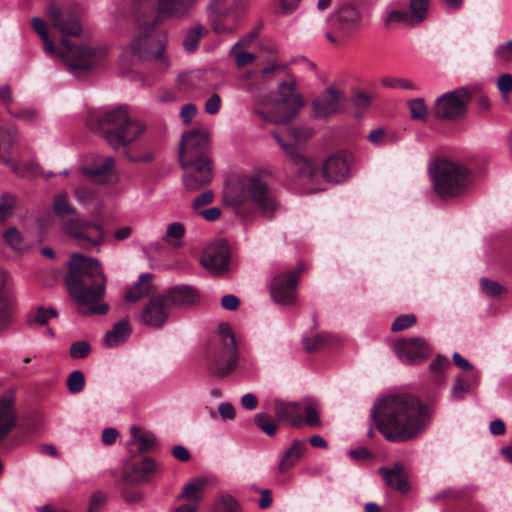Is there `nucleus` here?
<instances>
[{
	"mask_svg": "<svg viewBox=\"0 0 512 512\" xmlns=\"http://www.w3.org/2000/svg\"><path fill=\"white\" fill-rule=\"evenodd\" d=\"M393 350L404 364H419L432 355V348L422 337L401 338L393 343Z\"/></svg>",
	"mask_w": 512,
	"mask_h": 512,
	"instance_id": "15",
	"label": "nucleus"
},
{
	"mask_svg": "<svg viewBox=\"0 0 512 512\" xmlns=\"http://www.w3.org/2000/svg\"><path fill=\"white\" fill-rule=\"evenodd\" d=\"M494 56L499 62L510 64L512 62V39L499 44L495 48Z\"/></svg>",
	"mask_w": 512,
	"mask_h": 512,
	"instance_id": "50",
	"label": "nucleus"
},
{
	"mask_svg": "<svg viewBox=\"0 0 512 512\" xmlns=\"http://www.w3.org/2000/svg\"><path fill=\"white\" fill-rule=\"evenodd\" d=\"M257 36V30L249 32L247 35L243 36L233 45V47L231 48V53H234L237 49L250 46Z\"/></svg>",
	"mask_w": 512,
	"mask_h": 512,
	"instance_id": "61",
	"label": "nucleus"
},
{
	"mask_svg": "<svg viewBox=\"0 0 512 512\" xmlns=\"http://www.w3.org/2000/svg\"><path fill=\"white\" fill-rule=\"evenodd\" d=\"M122 498L127 503H138L145 498V494L140 490L135 489H124L122 491Z\"/></svg>",
	"mask_w": 512,
	"mask_h": 512,
	"instance_id": "59",
	"label": "nucleus"
},
{
	"mask_svg": "<svg viewBox=\"0 0 512 512\" xmlns=\"http://www.w3.org/2000/svg\"><path fill=\"white\" fill-rule=\"evenodd\" d=\"M197 113V108L194 104L188 103L182 106L180 111V116L183 120V123L185 125L190 124L191 120L194 118V116Z\"/></svg>",
	"mask_w": 512,
	"mask_h": 512,
	"instance_id": "62",
	"label": "nucleus"
},
{
	"mask_svg": "<svg viewBox=\"0 0 512 512\" xmlns=\"http://www.w3.org/2000/svg\"><path fill=\"white\" fill-rule=\"evenodd\" d=\"M97 129L115 150L126 148L145 131V125L132 119L126 107H118L97 117Z\"/></svg>",
	"mask_w": 512,
	"mask_h": 512,
	"instance_id": "6",
	"label": "nucleus"
},
{
	"mask_svg": "<svg viewBox=\"0 0 512 512\" xmlns=\"http://www.w3.org/2000/svg\"><path fill=\"white\" fill-rule=\"evenodd\" d=\"M214 194L212 190H206L198 195L192 202V207L196 210L202 206L208 205L213 201Z\"/></svg>",
	"mask_w": 512,
	"mask_h": 512,
	"instance_id": "60",
	"label": "nucleus"
},
{
	"mask_svg": "<svg viewBox=\"0 0 512 512\" xmlns=\"http://www.w3.org/2000/svg\"><path fill=\"white\" fill-rule=\"evenodd\" d=\"M361 20L362 15L355 6L342 4L329 15L327 21L330 29L325 37L331 43L341 45L360 28Z\"/></svg>",
	"mask_w": 512,
	"mask_h": 512,
	"instance_id": "10",
	"label": "nucleus"
},
{
	"mask_svg": "<svg viewBox=\"0 0 512 512\" xmlns=\"http://www.w3.org/2000/svg\"><path fill=\"white\" fill-rule=\"evenodd\" d=\"M352 156L347 153H337L326 159L322 166L323 177L332 183H340L350 175Z\"/></svg>",
	"mask_w": 512,
	"mask_h": 512,
	"instance_id": "21",
	"label": "nucleus"
},
{
	"mask_svg": "<svg viewBox=\"0 0 512 512\" xmlns=\"http://www.w3.org/2000/svg\"><path fill=\"white\" fill-rule=\"evenodd\" d=\"M207 34V30L200 24L193 26L186 34L183 40V46L186 51L194 52L197 47L199 40Z\"/></svg>",
	"mask_w": 512,
	"mask_h": 512,
	"instance_id": "37",
	"label": "nucleus"
},
{
	"mask_svg": "<svg viewBox=\"0 0 512 512\" xmlns=\"http://www.w3.org/2000/svg\"><path fill=\"white\" fill-rule=\"evenodd\" d=\"M404 23L407 25H416L410 12L405 10H392L385 16L384 23L386 26H390L394 23Z\"/></svg>",
	"mask_w": 512,
	"mask_h": 512,
	"instance_id": "43",
	"label": "nucleus"
},
{
	"mask_svg": "<svg viewBox=\"0 0 512 512\" xmlns=\"http://www.w3.org/2000/svg\"><path fill=\"white\" fill-rule=\"evenodd\" d=\"M18 197L11 192L0 194V224L14 216L17 209Z\"/></svg>",
	"mask_w": 512,
	"mask_h": 512,
	"instance_id": "33",
	"label": "nucleus"
},
{
	"mask_svg": "<svg viewBox=\"0 0 512 512\" xmlns=\"http://www.w3.org/2000/svg\"><path fill=\"white\" fill-rule=\"evenodd\" d=\"M131 435L135 442L138 443L140 451H149L157 443L155 435L151 432H143L139 427L132 426L130 429Z\"/></svg>",
	"mask_w": 512,
	"mask_h": 512,
	"instance_id": "35",
	"label": "nucleus"
},
{
	"mask_svg": "<svg viewBox=\"0 0 512 512\" xmlns=\"http://www.w3.org/2000/svg\"><path fill=\"white\" fill-rule=\"evenodd\" d=\"M3 238L13 251L24 253L28 250L24 244L23 234L16 227L6 229Z\"/></svg>",
	"mask_w": 512,
	"mask_h": 512,
	"instance_id": "36",
	"label": "nucleus"
},
{
	"mask_svg": "<svg viewBox=\"0 0 512 512\" xmlns=\"http://www.w3.org/2000/svg\"><path fill=\"white\" fill-rule=\"evenodd\" d=\"M152 274H141L138 281L125 294L127 302L135 303L151 291Z\"/></svg>",
	"mask_w": 512,
	"mask_h": 512,
	"instance_id": "30",
	"label": "nucleus"
},
{
	"mask_svg": "<svg viewBox=\"0 0 512 512\" xmlns=\"http://www.w3.org/2000/svg\"><path fill=\"white\" fill-rule=\"evenodd\" d=\"M480 286L484 294L490 298H498L508 293V290L503 285L488 278L480 279Z\"/></svg>",
	"mask_w": 512,
	"mask_h": 512,
	"instance_id": "41",
	"label": "nucleus"
},
{
	"mask_svg": "<svg viewBox=\"0 0 512 512\" xmlns=\"http://www.w3.org/2000/svg\"><path fill=\"white\" fill-rule=\"evenodd\" d=\"M163 295L170 308H188L198 304L200 301L198 290L189 285H178L168 288L163 292Z\"/></svg>",
	"mask_w": 512,
	"mask_h": 512,
	"instance_id": "22",
	"label": "nucleus"
},
{
	"mask_svg": "<svg viewBox=\"0 0 512 512\" xmlns=\"http://www.w3.org/2000/svg\"><path fill=\"white\" fill-rule=\"evenodd\" d=\"M85 386V376L80 370L72 371L67 378V388L72 394L80 393Z\"/></svg>",
	"mask_w": 512,
	"mask_h": 512,
	"instance_id": "46",
	"label": "nucleus"
},
{
	"mask_svg": "<svg viewBox=\"0 0 512 512\" xmlns=\"http://www.w3.org/2000/svg\"><path fill=\"white\" fill-rule=\"evenodd\" d=\"M469 389V385L463 379L458 378L452 388V396L456 399H462Z\"/></svg>",
	"mask_w": 512,
	"mask_h": 512,
	"instance_id": "64",
	"label": "nucleus"
},
{
	"mask_svg": "<svg viewBox=\"0 0 512 512\" xmlns=\"http://www.w3.org/2000/svg\"><path fill=\"white\" fill-rule=\"evenodd\" d=\"M304 269L303 264L299 263L295 270L279 272L272 278L269 288L274 302L280 305L295 303L299 276Z\"/></svg>",
	"mask_w": 512,
	"mask_h": 512,
	"instance_id": "14",
	"label": "nucleus"
},
{
	"mask_svg": "<svg viewBox=\"0 0 512 512\" xmlns=\"http://www.w3.org/2000/svg\"><path fill=\"white\" fill-rule=\"evenodd\" d=\"M273 137L287 154V169L296 173L298 178L301 180H312L316 175V169L313 164L296 151L294 145L285 143L278 134L274 133Z\"/></svg>",
	"mask_w": 512,
	"mask_h": 512,
	"instance_id": "20",
	"label": "nucleus"
},
{
	"mask_svg": "<svg viewBox=\"0 0 512 512\" xmlns=\"http://www.w3.org/2000/svg\"><path fill=\"white\" fill-rule=\"evenodd\" d=\"M131 335V327L126 319L114 324L113 328L107 331L104 343L108 347H116L123 344Z\"/></svg>",
	"mask_w": 512,
	"mask_h": 512,
	"instance_id": "29",
	"label": "nucleus"
},
{
	"mask_svg": "<svg viewBox=\"0 0 512 512\" xmlns=\"http://www.w3.org/2000/svg\"><path fill=\"white\" fill-rule=\"evenodd\" d=\"M223 196L224 201L233 207L249 202L267 220H272L282 209L277 195L259 173L248 175L239 183L228 187Z\"/></svg>",
	"mask_w": 512,
	"mask_h": 512,
	"instance_id": "5",
	"label": "nucleus"
},
{
	"mask_svg": "<svg viewBox=\"0 0 512 512\" xmlns=\"http://www.w3.org/2000/svg\"><path fill=\"white\" fill-rule=\"evenodd\" d=\"M53 210L60 217L75 214V209L67 202L65 194H59L55 197Z\"/></svg>",
	"mask_w": 512,
	"mask_h": 512,
	"instance_id": "47",
	"label": "nucleus"
},
{
	"mask_svg": "<svg viewBox=\"0 0 512 512\" xmlns=\"http://www.w3.org/2000/svg\"><path fill=\"white\" fill-rule=\"evenodd\" d=\"M47 17L52 26L64 37L79 36L82 32L79 7L75 4H59L51 2L46 8ZM61 43L66 49L60 57L70 69L88 70L94 63L95 52L87 47H72L71 42L62 38Z\"/></svg>",
	"mask_w": 512,
	"mask_h": 512,
	"instance_id": "4",
	"label": "nucleus"
},
{
	"mask_svg": "<svg viewBox=\"0 0 512 512\" xmlns=\"http://www.w3.org/2000/svg\"><path fill=\"white\" fill-rule=\"evenodd\" d=\"M65 284L81 314L104 315L108 312L109 305L101 302L106 289V276L96 258L72 254Z\"/></svg>",
	"mask_w": 512,
	"mask_h": 512,
	"instance_id": "3",
	"label": "nucleus"
},
{
	"mask_svg": "<svg viewBox=\"0 0 512 512\" xmlns=\"http://www.w3.org/2000/svg\"><path fill=\"white\" fill-rule=\"evenodd\" d=\"M215 512H240V505L234 497L222 496L215 504Z\"/></svg>",
	"mask_w": 512,
	"mask_h": 512,
	"instance_id": "48",
	"label": "nucleus"
},
{
	"mask_svg": "<svg viewBox=\"0 0 512 512\" xmlns=\"http://www.w3.org/2000/svg\"><path fill=\"white\" fill-rule=\"evenodd\" d=\"M248 8V0H213L210 21L217 34L232 35L240 26Z\"/></svg>",
	"mask_w": 512,
	"mask_h": 512,
	"instance_id": "9",
	"label": "nucleus"
},
{
	"mask_svg": "<svg viewBox=\"0 0 512 512\" xmlns=\"http://www.w3.org/2000/svg\"><path fill=\"white\" fill-rule=\"evenodd\" d=\"M170 315V306L165 296L158 294L149 298L138 316V320L150 328H162Z\"/></svg>",
	"mask_w": 512,
	"mask_h": 512,
	"instance_id": "18",
	"label": "nucleus"
},
{
	"mask_svg": "<svg viewBox=\"0 0 512 512\" xmlns=\"http://www.w3.org/2000/svg\"><path fill=\"white\" fill-rule=\"evenodd\" d=\"M409 7L414 22L419 24L427 18L430 0H410Z\"/></svg>",
	"mask_w": 512,
	"mask_h": 512,
	"instance_id": "42",
	"label": "nucleus"
},
{
	"mask_svg": "<svg viewBox=\"0 0 512 512\" xmlns=\"http://www.w3.org/2000/svg\"><path fill=\"white\" fill-rule=\"evenodd\" d=\"M229 246L225 241L208 245L201 255V264L212 274L220 275L228 270Z\"/></svg>",
	"mask_w": 512,
	"mask_h": 512,
	"instance_id": "19",
	"label": "nucleus"
},
{
	"mask_svg": "<svg viewBox=\"0 0 512 512\" xmlns=\"http://www.w3.org/2000/svg\"><path fill=\"white\" fill-rule=\"evenodd\" d=\"M372 98L364 92L357 93L353 98V104L357 109H367L371 104Z\"/></svg>",
	"mask_w": 512,
	"mask_h": 512,
	"instance_id": "63",
	"label": "nucleus"
},
{
	"mask_svg": "<svg viewBox=\"0 0 512 512\" xmlns=\"http://www.w3.org/2000/svg\"><path fill=\"white\" fill-rule=\"evenodd\" d=\"M342 93L334 86L328 87L313 101V110L317 118H326L340 109Z\"/></svg>",
	"mask_w": 512,
	"mask_h": 512,
	"instance_id": "24",
	"label": "nucleus"
},
{
	"mask_svg": "<svg viewBox=\"0 0 512 512\" xmlns=\"http://www.w3.org/2000/svg\"><path fill=\"white\" fill-rule=\"evenodd\" d=\"M5 279V273L0 271V333L10 326L13 314L11 305L4 295Z\"/></svg>",
	"mask_w": 512,
	"mask_h": 512,
	"instance_id": "31",
	"label": "nucleus"
},
{
	"mask_svg": "<svg viewBox=\"0 0 512 512\" xmlns=\"http://www.w3.org/2000/svg\"><path fill=\"white\" fill-rule=\"evenodd\" d=\"M301 427H320L318 403L313 399L305 400L304 415L300 413Z\"/></svg>",
	"mask_w": 512,
	"mask_h": 512,
	"instance_id": "34",
	"label": "nucleus"
},
{
	"mask_svg": "<svg viewBox=\"0 0 512 512\" xmlns=\"http://www.w3.org/2000/svg\"><path fill=\"white\" fill-rule=\"evenodd\" d=\"M221 98L217 93H213L205 102L204 109L209 115H215L219 112Z\"/></svg>",
	"mask_w": 512,
	"mask_h": 512,
	"instance_id": "57",
	"label": "nucleus"
},
{
	"mask_svg": "<svg viewBox=\"0 0 512 512\" xmlns=\"http://www.w3.org/2000/svg\"><path fill=\"white\" fill-rule=\"evenodd\" d=\"M330 337L326 334H316L303 339L304 349L308 353L321 350L329 343Z\"/></svg>",
	"mask_w": 512,
	"mask_h": 512,
	"instance_id": "44",
	"label": "nucleus"
},
{
	"mask_svg": "<svg viewBox=\"0 0 512 512\" xmlns=\"http://www.w3.org/2000/svg\"><path fill=\"white\" fill-rule=\"evenodd\" d=\"M411 117L413 119L424 120L427 116V107L423 98H415L408 101Z\"/></svg>",
	"mask_w": 512,
	"mask_h": 512,
	"instance_id": "49",
	"label": "nucleus"
},
{
	"mask_svg": "<svg viewBox=\"0 0 512 512\" xmlns=\"http://www.w3.org/2000/svg\"><path fill=\"white\" fill-rule=\"evenodd\" d=\"M289 136L293 138L292 142H286L287 144L294 145L295 150L297 151V145L303 142L309 136V132L302 128H291L289 130Z\"/></svg>",
	"mask_w": 512,
	"mask_h": 512,
	"instance_id": "58",
	"label": "nucleus"
},
{
	"mask_svg": "<svg viewBox=\"0 0 512 512\" xmlns=\"http://www.w3.org/2000/svg\"><path fill=\"white\" fill-rule=\"evenodd\" d=\"M449 366V359L443 355H437L429 364V371L433 375V381L437 385H441L444 382L443 371Z\"/></svg>",
	"mask_w": 512,
	"mask_h": 512,
	"instance_id": "39",
	"label": "nucleus"
},
{
	"mask_svg": "<svg viewBox=\"0 0 512 512\" xmlns=\"http://www.w3.org/2000/svg\"><path fill=\"white\" fill-rule=\"evenodd\" d=\"M220 336L209 356V371L218 378H223L232 373L238 363L239 354L236 338L228 323L218 326Z\"/></svg>",
	"mask_w": 512,
	"mask_h": 512,
	"instance_id": "8",
	"label": "nucleus"
},
{
	"mask_svg": "<svg viewBox=\"0 0 512 512\" xmlns=\"http://www.w3.org/2000/svg\"><path fill=\"white\" fill-rule=\"evenodd\" d=\"M91 352V346L86 341H77L70 346V355L74 359H83Z\"/></svg>",
	"mask_w": 512,
	"mask_h": 512,
	"instance_id": "53",
	"label": "nucleus"
},
{
	"mask_svg": "<svg viewBox=\"0 0 512 512\" xmlns=\"http://www.w3.org/2000/svg\"><path fill=\"white\" fill-rule=\"evenodd\" d=\"M207 481L203 478H196L187 483L178 499L199 502L203 496V490Z\"/></svg>",
	"mask_w": 512,
	"mask_h": 512,
	"instance_id": "32",
	"label": "nucleus"
},
{
	"mask_svg": "<svg viewBox=\"0 0 512 512\" xmlns=\"http://www.w3.org/2000/svg\"><path fill=\"white\" fill-rule=\"evenodd\" d=\"M64 233L75 239L83 249H90L103 243L105 230L98 223L71 218L63 223Z\"/></svg>",
	"mask_w": 512,
	"mask_h": 512,
	"instance_id": "12",
	"label": "nucleus"
},
{
	"mask_svg": "<svg viewBox=\"0 0 512 512\" xmlns=\"http://www.w3.org/2000/svg\"><path fill=\"white\" fill-rule=\"evenodd\" d=\"M179 162L184 169L183 183L188 191H198L212 181L214 171L211 158L182 159Z\"/></svg>",
	"mask_w": 512,
	"mask_h": 512,
	"instance_id": "13",
	"label": "nucleus"
},
{
	"mask_svg": "<svg viewBox=\"0 0 512 512\" xmlns=\"http://www.w3.org/2000/svg\"><path fill=\"white\" fill-rule=\"evenodd\" d=\"M13 402L11 392L0 396V442L12 431L16 423L17 415Z\"/></svg>",
	"mask_w": 512,
	"mask_h": 512,
	"instance_id": "26",
	"label": "nucleus"
},
{
	"mask_svg": "<svg viewBox=\"0 0 512 512\" xmlns=\"http://www.w3.org/2000/svg\"><path fill=\"white\" fill-rule=\"evenodd\" d=\"M279 94L281 99L277 102L278 108L287 107L288 112L285 114L275 113L267 116L261 111L257 113L264 119L276 123H286L293 119L303 107L304 101L300 94L295 92V82H282L279 86Z\"/></svg>",
	"mask_w": 512,
	"mask_h": 512,
	"instance_id": "16",
	"label": "nucleus"
},
{
	"mask_svg": "<svg viewBox=\"0 0 512 512\" xmlns=\"http://www.w3.org/2000/svg\"><path fill=\"white\" fill-rule=\"evenodd\" d=\"M471 94L466 88L447 92L437 98L433 111L436 118L441 120H459L467 114V105Z\"/></svg>",
	"mask_w": 512,
	"mask_h": 512,
	"instance_id": "11",
	"label": "nucleus"
},
{
	"mask_svg": "<svg viewBox=\"0 0 512 512\" xmlns=\"http://www.w3.org/2000/svg\"><path fill=\"white\" fill-rule=\"evenodd\" d=\"M254 424L269 437L275 436L277 432L276 422L265 412H259L254 415Z\"/></svg>",
	"mask_w": 512,
	"mask_h": 512,
	"instance_id": "38",
	"label": "nucleus"
},
{
	"mask_svg": "<svg viewBox=\"0 0 512 512\" xmlns=\"http://www.w3.org/2000/svg\"><path fill=\"white\" fill-rule=\"evenodd\" d=\"M378 471L390 488L402 494H406L410 490L408 476L401 463L396 462L391 467H380Z\"/></svg>",
	"mask_w": 512,
	"mask_h": 512,
	"instance_id": "25",
	"label": "nucleus"
},
{
	"mask_svg": "<svg viewBox=\"0 0 512 512\" xmlns=\"http://www.w3.org/2000/svg\"><path fill=\"white\" fill-rule=\"evenodd\" d=\"M115 160L113 157H98L94 167H83L81 172L96 181L103 184H115L119 181V175L116 173Z\"/></svg>",
	"mask_w": 512,
	"mask_h": 512,
	"instance_id": "23",
	"label": "nucleus"
},
{
	"mask_svg": "<svg viewBox=\"0 0 512 512\" xmlns=\"http://www.w3.org/2000/svg\"><path fill=\"white\" fill-rule=\"evenodd\" d=\"M414 314H402L396 317L391 325L392 332H399L412 327L416 323Z\"/></svg>",
	"mask_w": 512,
	"mask_h": 512,
	"instance_id": "51",
	"label": "nucleus"
},
{
	"mask_svg": "<svg viewBox=\"0 0 512 512\" xmlns=\"http://www.w3.org/2000/svg\"><path fill=\"white\" fill-rule=\"evenodd\" d=\"M430 176L435 192L442 199L460 196L471 182V173L465 166L447 159L437 160L430 167Z\"/></svg>",
	"mask_w": 512,
	"mask_h": 512,
	"instance_id": "7",
	"label": "nucleus"
},
{
	"mask_svg": "<svg viewBox=\"0 0 512 512\" xmlns=\"http://www.w3.org/2000/svg\"><path fill=\"white\" fill-rule=\"evenodd\" d=\"M131 470L140 475L139 481L147 482L149 475L156 470V463L151 457H144L142 462L132 464Z\"/></svg>",
	"mask_w": 512,
	"mask_h": 512,
	"instance_id": "40",
	"label": "nucleus"
},
{
	"mask_svg": "<svg viewBox=\"0 0 512 512\" xmlns=\"http://www.w3.org/2000/svg\"><path fill=\"white\" fill-rule=\"evenodd\" d=\"M230 55L235 57L236 65L239 69L248 64H252L256 59V56L253 53L240 51L239 49L234 53L230 52Z\"/></svg>",
	"mask_w": 512,
	"mask_h": 512,
	"instance_id": "56",
	"label": "nucleus"
},
{
	"mask_svg": "<svg viewBox=\"0 0 512 512\" xmlns=\"http://www.w3.org/2000/svg\"><path fill=\"white\" fill-rule=\"evenodd\" d=\"M381 84L387 88L415 89V85L411 81L401 78L383 77Z\"/></svg>",
	"mask_w": 512,
	"mask_h": 512,
	"instance_id": "54",
	"label": "nucleus"
},
{
	"mask_svg": "<svg viewBox=\"0 0 512 512\" xmlns=\"http://www.w3.org/2000/svg\"><path fill=\"white\" fill-rule=\"evenodd\" d=\"M497 88L504 100H507L512 92V75L504 73L500 75L496 81Z\"/></svg>",
	"mask_w": 512,
	"mask_h": 512,
	"instance_id": "52",
	"label": "nucleus"
},
{
	"mask_svg": "<svg viewBox=\"0 0 512 512\" xmlns=\"http://www.w3.org/2000/svg\"><path fill=\"white\" fill-rule=\"evenodd\" d=\"M300 412L301 405L298 402L274 400V413L279 422L285 421L294 428H301Z\"/></svg>",
	"mask_w": 512,
	"mask_h": 512,
	"instance_id": "27",
	"label": "nucleus"
},
{
	"mask_svg": "<svg viewBox=\"0 0 512 512\" xmlns=\"http://www.w3.org/2000/svg\"><path fill=\"white\" fill-rule=\"evenodd\" d=\"M185 228L180 222H173L168 225L163 240L167 243L179 246L178 241L184 236Z\"/></svg>",
	"mask_w": 512,
	"mask_h": 512,
	"instance_id": "45",
	"label": "nucleus"
},
{
	"mask_svg": "<svg viewBox=\"0 0 512 512\" xmlns=\"http://www.w3.org/2000/svg\"><path fill=\"white\" fill-rule=\"evenodd\" d=\"M210 133L206 129H194L182 134L179 160L210 158Z\"/></svg>",
	"mask_w": 512,
	"mask_h": 512,
	"instance_id": "17",
	"label": "nucleus"
},
{
	"mask_svg": "<svg viewBox=\"0 0 512 512\" xmlns=\"http://www.w3.org/2000/svg\"><path fill=\"white\" fill-rule=\"evenodd\" d=\"M307 450L305 441L295 439L292 445L287 449L278 464V472L284 473L290 468L294 467L302 458Z\"/></svg>",
	"mask_w": 512,
	"mask_h": 512,
	"instance_id": "28",
	"label": "nucleus"
},
{
	"mask_svg": "<svg viewBox=\"0 0 512 512\" xmlns=\"http://www.w3.org/2000/svg\"><path fill=\"white\" fill-rule=\"evenodd\" d=\"M371 416L380 433L391 442L416 438L429 422L428 407L412 394H390L375 404Z\"/></svg>",
	"mask_w": 512,
	"mask_h": 512,
	"instance_id": "2",
	"label": "nucleus"
},
{
	"mask_svg": "<svg viewBox=\"0 0 512 512\" xmlns=\"http://www.w3.org/2000/svg\"><path fill=\"white\" fill-rule=\"evenodd\" d=\"M197 0H132L131 15L138 26L139 36L123 48L121 62L135 65L154 62L167 69L169 60L165 53L166 33L157 30L161 16L183 18Z\"/></svg>",
	"mask_w": 512,
	"mask_h": 512,
	"instance_id": "1",
	"label": "nucleus"
},
{
	"mask_svg": "<svg viewBox=\"0 0 512 512\" xmlns=\"http://www.w3.org/2000/svg\"><path fill=\"white\" fill-rule=\"evenodd\" d=\"M58 316V313L53 308L45 309L43 307H39L36 311L32 322L38 325H46L50 318H55Z\"/></svg>",
	"mask_w": 512,
	"mask_h": 512,
	"instance_id": "55",
	"label": "nucleus"
}]
</instances>
